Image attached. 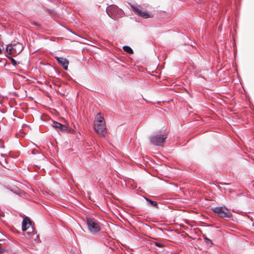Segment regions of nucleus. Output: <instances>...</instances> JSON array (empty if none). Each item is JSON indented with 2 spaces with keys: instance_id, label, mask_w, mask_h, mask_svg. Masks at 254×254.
<instances>
[{
  "instance_id": "13",
  "label": "nucleus",
  "mask_w": 254,
  "mask_h": 254,
  "mask_svg": "<svg viewBox=\"0 0 254 254\" xmlns=\"http://www.w3.org/2000/svg\"><path fill=\"white\" fill-rule=\"evenodd\" d=\"M204 239L207 245H209L210 246H211L212 245V242L211 240H210L209 239H208L206 237L204 238Z\"/></svg>"
},
{
  "instance_id": "2",
  "label": "nucleus",
  "mask_w": 254,
  "mask_h": 254,
  "mask_svg": "<svg viewBox=\"0 0 254 254\" xmlns=\"http://www.w3.org/2000/svg\"><path fill=\"white\" fill-rule=\"evenodd\" d=\"M86 224L88 231L92 234L96 235L101 230L100 223L94 218L86 217Z\"/></svg>"
},
{
  "instance_id": "6",
  "label": "nucleus",
  "mask_w": 254,
  "mask_h": 254,
  "mask_svg": "<svg viewBox=\"0 0 254 254\" xmlns=\"http://www.w3.org/2000/svg\"><path fill=\"white\" fill-rule=\"evenodd\" d=\"M167 138V136L165 134L162 133H158L152 135L150 138V142L154 145L156 146H162L163 144Z\"/></svg>"
},
{
  "instance_id": "9",
  "label": "nucleus",
  "mask_w": 254,
  "mask_h": 254,
  "mask_svg": "<svg viewBox=\"0 0 254 254\" xmlns=\"http://www.w3.org/2000/svg\"><path fill=\"white\" fill-rule=\"evenodd\" d=\"M52 126L57 129L58 130L61 131H67L69 132L71 130V128L68 127L61 124L56 121H53Z\"/></svg>"
},
{
  "instance_id": "4",
  "label": "nucleus",
  "mask_w": 254,
  "mask_h": 254,
  "mask_svg": "<svg viewBox=\"0 0 254 254\" xmlns=\"http://www.w3.org/2000/svg\"><path fill=\"white\" fill-rule=\"evenodd\" d=\"M132 10L134 13L138 16L141 17L143 18H148L153 17V15L150 12L142 10V7L140 5H130Z\"/></svg>"
},
{
  "instance_id": "3",
  "label": "nucleus",
  "mask_w": 254,
  "mask_h": 254,
  "mask_svg": "<svg viewBox=\"0 0 254 254\" xmlns=\"http://www.w3.org/2000/svg\"><path fill=\"white\" fill-rule=\"evenodd\" d=\"M213 212L218 217L223 218H230L232 214L225 206H218L212 208Z\"/></svg>"
},
{
  "instance_id": "11",
  "label": "nucleus",
  "mask_w": 254,
  "mask_h": 254,
  "mask_svg": "<svg viewBox=\"0 0 254 254\" xmlns=\"http://www.w3.org/2000/svg\"><path fill=\"white\" fill-rule=\"evenodd\" d=\"M123 49L125 52H126L128 54H133V50L129 46H125L123 47Z\"/></svg>"
},
{
  "instance_id": "14",
  "label": "nucleus",
  "mask_w": 254,
  "mask_h": 254,
  "mask_svg": "<svg viewBox=\"0 0 254 254\" xmlns=\"http://www.w3.org/2000/svg\"><path fill=\"white\" fill-rule=\"evenodd\" d=\"M9 59L11 61L12 64L15 66L17 64L16 61L14 59H13L11 57H10Z\"/></svg>"
},
{
  "instance_id": "15",
  "label": "nucleus",
  "mask_w": 254,
  "mask_h": 254,
  "mask_svg": "<svg viewBox=\"0 0 254 254\" xmlns=\"http://www.w3.org/2000/svg\"><path fill=\"white\" fill-rule=\"evenodd\" d=\"M155 246L158 247H160V248H162L164 246V245L160 243H158V242H155Z\"/></svg>"
},
{
  "instance_id": "7",
  "label": "nucleus",
  "mask_w": 254,
  "mask_h": 254,
  "mask_svg": "<svg viewBox=\"0 0 254 254\" xmlns=\"http://www.w3.org/2000/svg\"><path fill=\"white\" fill-rule=\"evenodd\" d=\"M108 14L112 18H117L122 14L121 9H119L115 5H111L106 9Z\"/></svg>"
},
{
  "instance_id": "10",
  "label": "nucleus",
  "mask_w": 254,
  "mask_h": 254,
  "mask_svg": "<svg viewBox=\"0 0 254 254\" xmlns=\"http://www.w3.org/2000/svg\"><path fill=\"white\" fill-rule=\"evenodd\" d=\"M55 58L59 63V64L63 65L64 68L65 70H67L69 62L67 60L60 57H56Z\"/></svg>"
},
{
  "instance_id": "5",
  "label": "nucleus",
  "mask_w": 254,
  "mask_h": 254,
  "mask_svg": "<svg viewBox=\"0 0 254 254\" xmlns=\"http://www.w3.org/2000/svg\"><path fill=\"white\" fill-rule=\"evenodd\" d=\"M23 49L22 44L19 42L9 44L6 48V51L8 54L18 55Z\"/></svg>"
},
{
  "instance_id": "1",
  "label": "nucleus",
  "mask_w": 254,
  "mask_h": 254,
  "mask_svg": "<svg viewBox=\"0 0 254 254\" xmlns=\"http://www.w3.org/2000/svg\"><path fill=\"white\" fill-rule=\"evenodd\" d=\"M94 128L99 135L102 137L105 136L107 133L105 122L104 118L101 116L100 113H98L95 117Z\"/></svg>"
},
{
  "instance_id": "16",
  "label": "nucleus",
  "mask_w": 254,
  "mask_h": 254,
  "mask_svg": "<svg viewBox=\"0 0 254 254\" xmlns=\"http://www.w3.org/2000/svg\"><path fill=\"white\" fill-rule=\"evenodd\" d=\"M1 244V243H0V245ZM6 248L5 247L3 248H1L0 247V254H2L3 253H4V252L6 251Z\"/></svg>"
},
{
  "instance_id": "17",
  "label": "nucleus",
  "mask_w": 254,
  "mask_h": 254,
  "mask_svg": "<svg viewBox=\"0 0 254 254\" xmlns=\"http://www.w3.org/2000/svg\"><path fill=\"white\" fill-rule=\"evenodd\" d=\"M0 242H1L2 243H4L5 240H0Z\"/></svg>"
},
{
  "instance_id": "12",
  "label": "nucleus",
  "mask_w": 254,
  "mask_h": 254,
  "mask_svg": "<svg viewBox=\"0 0 254 254\" xmlns=\"http://www.w3.org/2000/svg\"><path fill=\"white\" fill-rule=\"evenodd\" d=\"M145 199L149 202L150 205H151L153 206H156L157 205V203L156 201L151 200V199H149L148 198H145Z\"/></svg>"
},
{
  "instance_id": "8",
  "label": "nucleus",
  "mask_w": 254,
  "mask_h": 254,
  "mask_svg": "<svg viewBox=\"0 0 254 254\" xmlns=\"http://www.w3.org/2000/svg\"><path fill=\"white\" fill-rule=\"evenodd\" d=\"M29 229V231L27 232L28 234L29 235L31 233H32L33 235L35 234L33 231L30 219L28 217H25L22 221V230L23 231H25Z\"/></svg>"
}]
</instances>
